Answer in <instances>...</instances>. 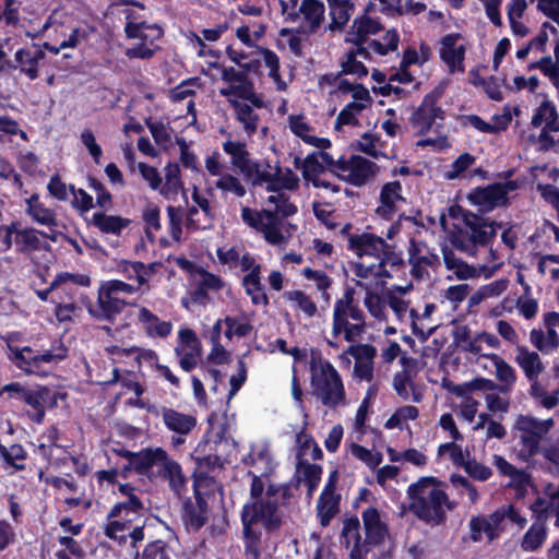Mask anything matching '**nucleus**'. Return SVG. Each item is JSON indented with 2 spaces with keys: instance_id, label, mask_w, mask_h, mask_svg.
<instances>
[{
  "instance_id": "obj_59",
  "label": "nucleus",
  "mask_w": 559,
  "mask_h": 559,
  "mask_svg": "<svg viewBox=\"0 0 559 559\" xmlns=\"http://www.w3.org/2000/svg\"><path fill=\"white\" fill-rule=\"evenodd\" d=\"M464 471L474 479L485 481L491 476V469L475 461V460H467L463 463Z\"/></svg>"
},
{
  "instance_id": "obj_1",
  "label": "nucleus",
  "mask_w": 559,
  "mask_h": 559,
  "mask_svg": "<svg viewBox=\"0 0 559 559\" xmlns=\"http://www.w3.org/2000/svg\"><path fill=\"white\" fill-rule=\"evenodd\" d=\"M408 510L421 522L438 526L447 521V511L454 508L440 481L432 477H420L407 488Z\"/></svg>"
},
{
  "instance_id": "obj_51",
  "label": "nucleus",
  "mask_w": 559,
  "mask_h": 559,
  "mask_svg": "<svg viewBox=\"0 0 559 559\" xmlns=\"http://www.w3.org/2000/svg\"><path fill=\"white\" fill-rule=\"evenodd\" d=\"M493 464L503 476H508L518 483H524L527 478L525 472L518 469L501 455L493 456Z\"/></svg>"
},
{
  "instance_id": "obj_53",
  "label": "nucleus",
  "mask_w": 559,
  "mask_h": 559,
  "mask_svg": "<svg viewBox=\"0 0 559 559\" xmlns=\"http://www.w3.org/2000/svg\"><path fill=\"white\" fill-rule=\"evenodd\" d=\"M285 297L295 301L300 310H302L308 317H313L317 312L316 304L301 290L286 292Z\"/></svg>"
},
{
  "instance_id": "obj_39",
  "label": "nucleus",
  "mask_w": 559,
  "mask_h": 559,
  "mask_svg": "<svg viewBox=\"0 0 559 559\" xmlns=\"http://www.w3.org/2000/svg\"><path fill=\"white\" fill-rule=\"evenodd\" d=\"M247 520L248 519L241 514L246 554L251 555L253 559H258L260 556L262 533L260 530L254 528V525L258 524L257 522H248Z\"/></svg>"
},
{
  "instance_id": "obj_20",
  "label": "nucleus",
  "mask_w": 559,
  "mask_h": 559,
  "mask_svg": "<svg viewBox=\"0 0 559 559\" xmlns=\"http://www.w3.org/2000/svg\"><path fill=\"white\" fill-rule=\"evenodd\" d=\"M381 28V24L378 21L364 14L354 20L345 40L353 45L365 44L370 35L379 33Z\"/></svg>"
},
{
  "instance_id": "obj_61",
  "label": "nucleus",
  "mask_w": 559,
  "mask_h": 559,
  "mask_svg": "<svg viewBox=\"0 0 559 559\" xmlns=\"http://www.w3.org/2000/svg\"><path fill=\"white\" fill-rule=\"evenodd\" d=\"M68 355V348L59 343L58 346H53L52 349L46 350L43 354L37 355V368L43 364L58 362L63 360Z\"/></svg>"
},
{
  "instance_id": "obj_24",
  "label": "nucleus",
  "mask_w": 559,
  "mask_h": 559,
  "mask_svg": "<svg viewBox=\"0 0 559 559\" xmlns=\"http://www.w3.org/2000/svg\"><path fill=\"white\" fill-rule=\"evenodd\" d=\"M483 356L491 360L496 367V378L500 382L498 384L499 392L509 393L516 381L515 370L497 354H485Z\"/></svg>"
},
{
  "instance_id": "obj_8",
  "label": "nucleus",
  "mask_w": 559,
  "mask_h": 559,
  "mask_svg": "<svg viewBox=\"0 0 559 559\" xmlns=\"http://www.w3.org/2000/svg\"><path fill=\"white\" fill-rule=\"evenodd\" d=\"M147 411L160 415L165 427L175 433V436L171 437V444L175 448L183 444L185 437L190 435L197 427L198 420L195 416L178 412L175 408L163 406L158 411L150 406Z\"/></svg>"
},
{
  "instance_id": "obj_26",
  "label": "nucleus",
  "mask_w": 559,
  "mask_h": 559,
  "mask_svg": "<svg viewBox=\"0 0 559 559\" xmlns=\"http://www.w3.org/2000/svg\"><path fill=\"white\" fill-rule=\"evenodd\" d=\"M14 242L17 250L22 253H31L38 250L50 251L51 249L49 243L40 239V233L34 228H24L17 231Z\"/></svg>"
},
{
  "instance_id": "obj_48",
  "label": "nucleus",
  "mask_w": 559,
  "mask_h": 559,
  "mask_svg": "<svg viewBox=\"0 0 559 559\" xmlns=\"http://www.w3.org/2000/svg\"><path fill=\"white\" fill-rule=\"evenodd\" d=\"M466 391H499V388L498 384L490 379L476 378L471 382L465 383L464 386L457 385L453 390L454 394H456L457 396H463L466 393Z\"/></svg>"
},
{
  "instance_id": "obj_37",
  "label": "nucleus",
  "mask_w": 559,
  "mask_h": 559,
  "mask_svg": "<svg viewBox=\"0 0 559 559\" xmlns=\"http://www.w3.org/2000/svg\"><path fill=\"white\" fill-rule=\"evenodd\" d=\"M297 473L300 474L299 481H305L308 486L307 496L310 498L321 480L322 467L311 464L308 461L299 460Z\"/></svg>"
},
{
  "instance_id": "obj_54",
  "label": "nucleus",
  "mask_w": 559,
  "mask_h": 559,
  "mask_svg": "<svg viewBox=\"0 0 559 559\" xmlns=\"http://www.w3.org/2000/svg\"><path fill=\"white\" fill-rule=\"evenodd\" d=\"M88 185L90 188L93 189L96 193V206H99L104 210H109L112 206V195L110 192L105 188L103 182L97 180L94 177H88Z\"/></svg>"
},
{
  "instance_id": "obj_38",
  "label": "nucleus",
  "mask_w": 559,
  "mask_h": 559,
  "mask_svg": "<svg viewBox=\"0 0 559 559\" xmlns=\"http://www.w3.org/2000/svg\"><path fill=\"white\" fill-rule=\"evenodd\" d=\"M236 111V119L242 123L245 131L252 134L258 129L259 117L252 107L236 99H228Z\"/></svg>"
},
{
  "instance_id": "obj_25",
  "label": "nucleus",
  "mask_w": 559,
  "mask_h": 559,
  "mask_svg": "<svg viewBox=\"0 0 559 559\" xmlns=\"http://www.w3.org/2000/svg\"><path fill=\"white\" fill-rule=\"evenodd\" d=\"M299 12L302 13L309 26L307 29L298 28L296 33H316L324 17V4L319 0H302Z\"/></svg>"
},
{
  "instance_id": "obj_63",
  "label": "nucleus",
  "mask_w": 559,
  "mask_h": 559,
  "mask_svg": "<svg viewBox=\"0 0 559 559\" xmlns=\"http://www.w3.org/2000/svg\"><path fill=\"white\" fill-rule=\"evenodd\" d=\"M69 189L73 195V207L80 210L81 212H87L95 206L93 203V198L85 190L75 189L74 186H70Z\"/></svg>"
},
{
  "instance_id": "obj_41",
  "label": "nucleus",
  "mask_w": 559,
  "mask_h": 559,
  "mask_svg": "<svg viewBox=\"0 0 559 559\" xmlns=\"http://www.w3.org/2000/svg\"><path fill=\"white\" fill-rule=\"evenodd\" d=\"M469 526V538L474 543H478L483 539V533L486 534L488 542H493L499 537V532L491 526L487 521L486 516H473L468 523Z\"/></svg>"
},
{
  "instance_id": "obj_13",
  "label": "nucleus",
  "mask_w": 559,
  "mask_h": 559,
  "mask_svg": "<svg viewBox=\"0 0 559 559\" xmlns=\"http://www.w3.org/2000/svg\"><path fill=\"white\" fill-rule=\"evenodd\" d=\"M461 35L457 33L448 34L441 39L440 58L448 66L449 72H464V58L466 48L457 45Z\"/></svg>"
},
{
  "instance_id": "obj_43",
  "label": "nucleus",
  "mask_w": 559,
  "mask_h": 559,
  "mask_svg": "<svg viewBox=\"0 0 559 559\" xmlns=\"http://www.w3.org/2000/svg\"><path fill=\"white\" fill-rule=\"evenodd\" d=\"M217 488V483L213 476H210L206 471H195L193 473V492L194 498H204L214 493Z\"/></svg>"
},
{
  "instance_id": "obj_28",
  "label": "nucleus",
  "mask_w": 559,
  "mask_h": 559,
  "mask_svg": "<svg viewBox=\"0 0 559 559\" xmlns=\"http://www.w3.org/2000/svg\"><path fill=\"white\" fill-rule=\"evenodd\" d=\"M547 537V527L545 523V519H542L540 515L537 516V521L532 524V526L524 534L521 548L524 551H536L542 547Z\"/></svg>"
},
{
  "instance_id": "obj_14",
  "label": "nucleus",
  "mask_w": 559,
  "mask_h": 559,
  "mask_svg": "<svg viewBox=\"0 0 559 559\" xmlns=\"http://www.w3.org/2000/svg\"><path fill=\"white\" fill-rule=\"evenodd\" d=\"M129 305L135 306V304L128 302L120 297L98 289L96 307H90L88 312L98 320H106L114 323L116 317Z\"/></svg>"
},
{
  "instance_id": "obj_27",
  "label": "nucleus",
  "mask_w": 559,
  "mask_h": 559,
  "mask_svg": "<svg viewBox=\"0 0 559 559\" xmlns=\"http://www.w3.org/2000/svg\"><path fill=\"white\" fill-rule=\"evenodd\" d=\"M92 224L104 234L119 236L122 229L131 224V219L118 215H107L103 212H96L93 215Z\"/></svg>"
},
{
  "instance_id": "obj_40",
  "label": "nucleus",
  "mask_w": 559,
  "mask_h": 559,
  "mask_svg": "<svg viewBox=\"0 0 559 559\" xmlns=\"http://www.w3.org/2000/svg\"><path fill=\"white\" fill-rule=\"evenodd\" d=\"M341 497H319L317 516L322 527L330 525L332 519L340 512Z\"/></svg>"
},
{
  "instance_id": "obj_49",
  "label": "nucleus",
  "mask_w": 559,
  "mask_h": 559,
  "mask_svg": "<svg viewBox=\"0 0 559 559\" xmlns=\"http://www.w3.org/2000/svg\"><path fill=\"white\" fill-rule=\"evenodd\" d=\"M267 202L275 204L276 207L273 212L276 213V216L288 217L297 212V206L289 201V197L284 192L270 195Z\"/></svg>"
},
{
  "instance_id": "obj_56",
  "label": "nucleus",
  "mask_w": 559,
  "mask_h": 559,
  "mask_svg": "<svg viewBox=\"0 0 559 559\" xmlns=\"http://www.w3.org/2000/svg\"><path fill=\"white\" fill-rule=\"evenodd\" d=\"M215 187L222 191L234 192L237 197L246 194V188L240 183L239 179L229 174L221 176Z\"/></svg>"
},
{
  "instance_id": "obj_7",
  "label": "nucleus",
  "mask_w": 559,
  "mask_h": 559,
  "mask_svg": "<svg viewBox=\"0 0 559 559\" xmlns=\"http://www.w3.org/2000/svg\"><path fill=\"white\" fill-rule=\"evenodd\" d=\"M241 514L248 519V522L261 523L269 533L280 530L283 524L278 502L271 501L269 498L248 501Z\"/></svg>"
},
{
  "instance_id": "obj_32",
  "label": "nucleus",
  "mask_w": 559,
  "mask_h": 559,
  "mask_svg": "<svg viewBox=\"0 0 559 559\" xmlns=\"http://www.w3.org/2000/svg\"><path fill=\"white\" fill-rule=\"evenodd\" d=\"M26 213L38 224L50 227L58 225L56 214L52 210L45 207L40 202L37 194L31 195L26 200Z\"/></svg>"
},
{
  "instance_id": "obj_33",
  "label": "nucleus",
  "mask_w": 559,
  "mask_h": 559,
  "mask_svg": "<svg viewBox=\"0 0 559 559\" xmlns=\"http://www.w3.org/2000/svg\"><path fill=\"white\" fill-rule=\"evenodd\" d=\"M242 285L254 305L266 306L269 304V298L260 281V265H255L253 270L243 277Z\"/></svg>"
},
{
  "instance_id": "obj_62",
  "label": "nucleus",
  "mask_w": 559,
  "mask_h": 559,
  "mask_svg": "<svg viewBox=\"0 0 559 559\" xmlns=\"http://www.w3.org/2000/svg\"><path fill=\"white\" fill-rule=\"evenodd\" d=\"M224 322H225V325H226L225 335L228 338H231V336L234 334L239 336V337H245L252 330V325L251 324L246 323V322H239L237 319L231 318V317H226Z\"/></svg>"
},
{
  "instance_id": "obj_10",
  "label": "nucleus",
  "mask_w": 559,
  "mask_h": 559,
  "mask_svg": "<svg viewBox=\"0 0 559 559\" xmlns=\"http://www.w3.org/2000/svg\"><path fill=\"white\" fill-rule=\"evenodd\" d=\"M354 289L347 288L344 293V297L335 301L332 329L333 336L335 337L342 333L349 319L353 321L362 320L364 312L354 304Z\"/></svg>"
},
{
  "instance_id": "obj_5",
  "label": "nucleus",
  "mask_w": 559,
  "mask_h": 559,
  "mask_svg": "<svg viewBox=\"0 0 559 559\" xmlns=\"http://www.w3.org/2000/svg\"><path fill=\"white\" fill-rule=\"evenodd\" d=\"M151 480H166L169 489L180 496L186 490L187 478L181 465L169 457L163 448H154L141 474Z\"/></svg>"
},
{
  "instance_id": "obj_58",
  "label": "nucleus",
  "mask_w": 559,
  "mask_h": 559,
  "mask_svg": "<svg viewBox=\"0 0 559 559\" xmlns=\"http://www.w3.org/2000/svg\"><path fill=\"white\" fill-rule=\"evenodd\" d=\"M413 384V374L408 369H403L401 372L394 374L393 388L397 395L404 400L409 399L407 385Z\"/></svg>"
},
{
  "instance_id": "obj_35",
  "label": "nucleus",
  "mask_w": 559,
  "mask_h": 559,
  "mask_svg": "<svg viewBox=\"0 0 559 559\" xmlns=\"http://www.w3.org/2000/svg\"><path fill=\"white\" fill-rule=\"evenodd\" d=\"M68 283L79 284L83 287H87L91 285V278L85 274H73L69 272H62L55 277V280L50 283L48 288L43 290H36V295L40 300L46 301L50 293L58 289L61 285Z\"/></svg>"
},
{
  "instance_id": "obj_4",
  "label": "nucleus",
  "mask_w": 559,
  "mask_h": 559,
  "mask_svg": "<svg viewBox=\"0 0 559 559\" xmlns=\"http://www.w3.org/2000/svg\"><path fill=\"white\" fill-rule=\"evenodd\" d=\"M554 425L552 418L540 420L532 415L518 416L513 425V431L520 445L519 456L523 461L527 462L540 452V442Z\"/></svg>"
},
{
  "instance_id": "obj_30",
  "label": "nucleus",
  "mask_w": 559,
  "mask_h": 559,
  "mask_svg": "<svg viewBox=\"0 0 559 559\" xmlns=\"http://www.w3.org/2000/svg\"><path fill=\"white\" fill-rule=\"evenodd\" d=\"M350 163L353 165L348 177L349 181L355 186H361L366 183L367 180L376 173V164L362 156H352Z\"/></svg>"
},
{
  "instance_id": "obj_2",
  "label": "nucleus",
  "mask_w": 559,
  "mask_h": 559,
  "mask_svg": "<svg viewBox=\"0 0 559 559\" xmlns=\"http://www.w3.org/2000/svg\"><path fill=\"white\" fill-rule=\"evenodd\" d=\"M501 226V223H488L484 217L478 215H466L464 217V226L454 225L453 230L450 233L449 240L459 251L474 257L477 253L478 247H486L492 241L497 228Z\"/></svg>"
},
{
  "instance_id": "obj_52",
  "label": "nucleus",
  "mask_w": 559,
  "mask_h": 559,
  "mask_svg": "<svg viewBox=\"0 0 559 559\" xmlns=\"http://www.w3.org/2000/svg\"><path fill=\"white\" fill-rule=\"evenodd\" d=\"M301 164L302 177L307 181L311 182L324 171V166L319 160L318 155H316L314 152L309 154Z\"/></svg>"
},
{
  "instance_id": "obj_36",
  "label": "nucleus",
  "mask_w": 559,
  "mask_h": 559,
  "mask_svg": "<svg viewBox=\"0 0 559 559\" xmlns=\"http://www.w3.org/2000/svg\"><path fill=\"white\" fill-rule=\"evenodd\" d=\"M289 128L294 134L301 138L306 143L311 144L319 148L329 147L331 145L328 139L308 135L307 132L311 127L305 121L302 116H289Z\"/></svg>"
},
{
  "instance_id": "obj_45",
  "label": "nucleus",
  "mask_w": 559,
  "mask_h": 559,
  "mask_svg": "<svg viewBox=\"0 0 559 559\" xmlns=\"http://www.w3.org/2000/svg\"><path fill=\"white\" fill-rule=\"evenodd\" d=\"M154 448L143 449L139 452H131L127 449H121L117 453L129 461V465L126 469H133L139 475L143 473L146 463L148 462L150 455Z\"/></svg>"
},
{
  "instance_id": "obj_42",
  "label": "nucleus",
  "mask_w": 559,
  "mask_h": 559,
  "mask_svg": "<svg viewBox=\"0 0 559 559\" xmlns=\"http://www.w3.org/2000/svg\"><path fill=\"white\" fill-rule=\"evenodd\" d=\"M453 341L463 352L479 354L481 352V346L479 345V341L477 340V335L474 338H471V330L467 325L457 326L453 333Z\"/></svg>"
},
{
  "instance_id": "obj_21",
  "label": "nucleus",
  "mask_w": 559,
  "mask_h": 559,
  "mask_svg": "<svg viewBox=\"0 0 559 559\" xmlns=\"http://www.w3.org/2000/svg\"><path fill=\"white\" fill-rule=\"evenodd\" d=\"M471 200L475 204L483 206L484 210H492L493 207L506 205L508 203L506 191L498 183L477 189L471 195Z\"/></svg>"
},
{
  "instance_id": "obj_29",
  "label": "nucleus",
  "mask_w": 559,
  "mask_h": 559,
  "mask_svg": "<svg viewBox=\"0 0 559 559\" xmlns=\"http://www.w3.org/2000/svg\"><path fill=\"white\" fill-rule=\"evenodd\" d=\"M139 321L145 325V331L150 336L166 337L173 329L170 322L160 321L157 316L145 307L140 308Z\"/></svg>"
},
{
  "instance_id": "obj_60",
  "label": "nucleus",
  "mask_w": 559,
  "mask_h": 559,
  "mask_svg": "<svg viewBox=\"0 0 559 559\" xmlns=\"http://www.w3.org/2000/svg\"><path fill=\"white\" fill-rule=\"evenodd\" d=\"M350 451L354 456L366 463L371 468H374L381 463L382 455L380 453H372L362 445L354 443L352 444Z\"/></svg>"
},
{
  "instance_id": "obj_55",
  "label": "nucleus",
  "mask_w": 559,
  "mask_h": 559,
  "mask_svg": "<svg viewBox=\"0 0 559 559\" xmlns=\"http://www.w3.org/2000/svg\"><path fill=\"white\" fill-rule=\"evenodd\" d=\"M353 356L356 361L373 362L377 349L370 344L350 345L344 353Z\"/></svg>"
},
{
  "instance_id": "obj_44",
  "label": "nucleus",
  "mask_w": 559,
  "mask_h": 559,
  "mask_svg": "<svg viewBox=\"0 0 559 559\" xmlns=\"http://www.w3.org/2000/svg\"><path fill=\"white\" fill-rule=\"evenodd\" d=\"M238 169L247 179L252 180L253 185L270 182L274 178V175L266 169H262L261 165L258 162L250 159V157Z\"/></svg>"
},
{
  "instance_id": "obj_22",
  "label": "nucleus",
  "mask_w": 559,
  "mask_h": 559,
  "mask_svg": "<svg viewBox=\"0 0 559 559\" xmlns=\"http://www.w3.org/2000/svg\"><path fill=\"white\" fill-rule=\"evenodd\" d=\"M515 362L528 380L538 379L545 369L539 355L536 352H530L525 346L516 347Z\"/></svg>"
},
{
  "instance_id": "obj_34",
  "label": "nucleus",
  "mask_w": 559,
  "mask_h": 559,
  "mask_svg": "<svg viewBox=\"0 0 559 559\" xmlns=\"http://www.w3.org/2000/svg\"><path fill=\"white\" fill-rule=\"evenodd\" d=\"M330 7L331 31L341 29L350 19L354 4L349 0H328Z\"/></svg>"
},
{
  "instance_id": "obj_11",
  "label": "nucleus",
  "mask_w": 559,
  "mask_h": 559,
  "mask_svg": "<svg viewBox=\"0 0 559 559\" xmlns=\"http://www.w3.org/2000/svg\"><path fill=\"white\" fill-rule=\"evenodd\" d=\"M179 365L185 371H191L198 366L201 356V342L191 329L179 331V345L175 348Z\"/></svg>"
},
{
  "instance_id": "obj_50",
  "label": "nucleus",
  "mask_w": 559,
  "mask_h": 559,
  "mask_svg": "<svg viewBox=\"0 0 559 559\" xmlns=\"http://www.w3.org/2000/svg\"><path fill=\"white\" fill-rule=\"evenodd\" d=\"M550 120H558V114L552 103L546 99L533 115L531 123L534 128H538L543 122L547 123Z\"/></svg>"
},
{
  "instance_id": "obj_17",
  "label": "nucleus",
  "mask_w": 559,
  "mask_h": 559,
  "mask_svg": "<svg viewBox=\"0 0 559 559\" xmlns=\"http://www.w3.org/2000/svg\"><path fill=\"white\" fill-rule=\"evenodd\" d=\"M400 202H405L402 197L401 183L399 181L386 182L381 189L380 205L376 213L384 219H392Z\"/></svg>"
},
{
  "instance_id": "obj_12",
  "label": "nucleus",
  "mask_w": 559,
  "mask_h": 559,
  "mask_svg": "<svg viewBox=\"0 0 559 559\" xmlns=\"http://www.w3.org/2000/svg\"><path fill=\"white\" fill-rule=\"evenodd\" d=\"M362 522L365 528V539L370 551L371 547L380 546L389 536V528L384 521H382L380 512L373 508H367L362 514Z\"/></svg>"
},
{
  "instance_id": "obj_15",
  "label": "nucleus",
  "mask_w": 559,
  "mask_h": 559,
  "mask_svg": "<svg viewBox=\"0 0 559 559\" xmlns=\"http://www.w3.org/2000/svg\"><path fill=\"white\" fill-rule=\"evenodd\" d=\"M341 538L347 548L352 546L350 559H366L369 551L366 539L360 535V522L357 516L346 519L343 522Z\"/></svg>"
},
{
  "instance_id": "obj_6",
  "label": "nucleus",
  "mask_w": 559,
  "mask_h": 559,
  "mask_svg": "<svg viewBox=\"0 0 559 559\" xmlns=\"http://www.w3.org/2000/svg\"><path fill=\"white\" fill-rule=\"evenodd\" d=\"M2 391L9 393L10 397L23 401L32 407L27 412V416L32 421L40 424L45 418V404L50 399L51 391L46 386H40L36 390L28 389L27 386L19 383L11 382L2 386Z\"/></svg>"
},
{
  "instance_id": "obj_46",
  "label": "nucleus",
  "mask_w": 559,
  "mask_h": 559,
  "mask_svg": "<svg viewBox=\"0 0 559 559\" xmlns=\"http://www.w3.org/2000/svg\"><path fill=\"white\" fill-rule=\"evenodd\" d=\"M223 150L231 156V165L236 168H239L249 158V152L245 143L226 141L223 143Z\"/></svg>"
},
{
  "instance_id": "obj_47",
  "label": "nucleus",
  "mask_w": 559,
  "mask_h": 559,
  "mask_svg": "<svg viewBox=\"0 0 559 559\" xmlns=\"http://www.w3.org/2000/svg\"><path fill=\"white\" fill-rule=\"evenodd\" d=\"M165 183L162 193L166 197L169 193H177L181 189L180 168L178 164H168L165 168Z\"/></svg>"
},
{
  "instance_id": "obj_19",
  "label": "nucleus",
  "mask_w": 559,
  "mask_h": 559,
  "mask_svg": "<svg viewBox=\"0 0 559 559\" xmlns=\"http://www.w3.org/2000/svg\"><path fill=\"white\" fill-rule=\"evenodd\" d=\"M421 249L420 246L415 242L414 239L411 240V246L408 248L409 259L408 262L412 265L411 273L414 277L421 280L426 275H428L427 267H437L440 265V259L436 253L427 252L426 254H420Z\"/></svg>"
},
{
  "instance_id": "obj_64",
  "label": "nucleus",
  "mask_w": 559,
  "mask_h": 559,
  "mask_svg": "<svg viewBox=\"0 0 559 559\" xmlns=\"http://www.w3.org/2000/svg\"><path fill=\"white\" fill-rule=\"evenodd\" d=\"M166 544L160 540H154L146 545L142 552V559H170L166 551Z\"/></svg>"
},
{
  "instance_id": "obj_9",
  "label": "nucleus",
  "mask_w": 559,
  "mask_h": 559,
  "mask_svg": "<svg viewBox=\"0 0 559 559\" xmlns=\"http://www.w3.org/2000/svg\"><path fill=\"white\" fill-rule=\"evenodd\" d=\"M441 95L442 91L433 90L424 97L420 106L413 112L409 120L413 127L418 129L419 134L427 133L437 119H444V110L437 106Z\"/></svg>"
},
{
  "instance_id": "obj_3",
  "label": "nucleus",
  "mask_w": 559,
  "mask_h": 559,
  "mask_svg": "<svg viewBox=\"0 0 559 559\" xmlns=\"http://www.w3.org/2000/svg\"><path fill=\"white\" fill-rule=\"evenodd\" d=\"M312 394L326 407L336 408L345 404V389L342 378L333 365L323 360L311 364Z\"/></svg>"
},
{
  "instance_id": "obj_18",
  "label": "nucleus",
  "mask_w": 559,
  "mask_h": 559,
  "mask_svg": "<svg viewBox=\"0 0 559 559\" xmlns=\"http://www.w3.org/2000/svg\"><path fill=\"white\" fill-rule=\"evenodd\" d=\"M182 520L189 530L198 531L207 521V502L204 498H187L182 506Z\"/></svg>"
},
{
  "instance_id": "obj_57",
  "label": "nucleus",
  "mask_w": 559,
  "mask_h": 559,
  "mask_svg": "<svg viewBox=\"0 0 559 559\" xmlns=\"http://www.w3.org/2000/svg\"><path fill=\"white\" fill-rule=\"evenodd\" d=\"M123 272H129V270L132 271L134 274V278H136L138 283L140 285H144L147 282V276L153 274L154 266L145 265L144 263L136 261V262H123Z\"/></svg>"
},
{
  "instance_id": "obj_23",
  "label": "nucleus",
  "mask_w": 559,
  "mask_h": 559,
  "mask_svg": "<svg viewBox=\"0 0 559 559\" xmlns=\"http://www.w3.org/2000/svg\"><path fill=\"white\" fill-rule=\"evenodd\" d=\"M45 57L46 55L41 49L31 51L29 49L21 48L14 55L20 72L25 74L29 80L38 78V63Z\"/></svg>"
},
{
  "instance_id": "obj_31",
  "label": "nucleus",
  "mask_w": 559,
  "mask_h": 559,
  "mask_svg": "<svg viewBox=\"0 0 559 559\" xmlns=\"http://www.w3.org/2000/svg\"><path fill=\"white\" fill-rule=\"evenodd\" d=\"M443 261L445 267L453 271L457 280H469L477 275V271L474 266L467 264L460 258H456L452 249L444 246L442 248Z\"/></svg>"
},
{
  "instance_id": "obj_16",
  "label": "nucleus",
  "mask_w": 559,
  "mask_h": 559,
  "mask_svg": "<svg viewBox=\"0 0 559 559\" xmlns=\"http://www.w3.org/2000/svg\"><path fill=\"white\" fill-rule=\"evenodd\" d=\"M348 247L350 250L355 251L359 258L370 255L380 261L388 248V243L381 237L364 233L361 235L350 236Z\"/></svg>"
}]
</instances>
